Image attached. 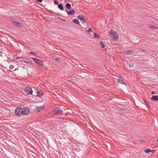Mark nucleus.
<instances>
[{"label":"nucleus","instance_id":"nucleus-1","mask_svg":"<svg viewBox=\"0 0 158 158\" xmlns=\"http://www.w3.org/2000/svg\"><path fill=\"white\" fill-rule=\"evenodd\" d=\"M109 33L111 35L112 38L113 40H118V35L116 31L111 29L109 32Z\"/></svg>","mask_w":158,"mask_h":158},{"label":"nucleus","instance_id":"nucleus-2","mask_svg":"<svg viewBox=\"0 0 158 158\" xmlns=\"http://www.w3.org/2000/svg\"><path fill=\"white\" fill-rule=\"evenodd\" d=\"M31 59L35 63L41 66H43L44 65V63L43 61H42L40 60L39 59L37 58H35L34 57H32Z\"/></svg>","mask_w":158,"mask_h":158},{"label":"nucleus","instance_id":"nucleus-3","mask_svg":"<svg viewBox=\"0 0 158 158\" xmlns=\"http://www.w3.org/2000/svg\"><path fill=\"white\" fill-rule=\"evenodd\" d=\"M62 110L60 107L56 108L53 111L54 114H58L59 115L62 114Z\"/></svg>","mask_w":158,"mask_h":158},{"label":"nucleus","instance_id":"nucleus-4","mask_svg":"<svg viewBox=\"0 0 158 158\" xmlns=\"http://www.w3.org/2000/svg\"><path fill=\"white\" fill-rule=\"evenodd\" d=\"M77 18L80 20L83 24L85 23L86 22V18L83 15H78L77 17Z\"/></svg>","mask_w":158,"mask_h":158},{"label":"nucleus","instance_id":"nucleus-5","mask_svg":"<svg viewBox=\"0 0 158 158\" xmlns=\"http://www.w3.org/2000/svg\"><path fill=\"white\" fill-rule=\"evenodd\" d=\"M21 114L23 115L27 114L30 112L29 109L27 108L21 109Z\"/></svg>","mask_w":158,"mask_h":158},{"label":"nucleus","instance_id":"nucleus-6","mask_svg":"<svg viewBox=\"0 0 158 158\" xmlns=\"http://www.w3.org/2000/svg\"><path fill=\"white\" fill-rule=\"evenodd\" d=\"M24 90L25 92L27 94H31L32 93V90L31 88L30 87H27Z\"/></svg>","mask_w":158,"mask_h":158},{"label":"nucleus","instance_id":"nucleus-7","mask_svg":"<svg viewBox=\"0 0 158 158\" xmlns=\"http://www.w3.org/2000/svg\"><path fill=\"white\" fill-rule=\"evenodd\" d=\"M21 108H17L15 110V114L16 115L18 116H20L21 114Z\"/></svg>","mask_w":158,"mask_h":158},{"label":"nucleus","instance_id":"nucleus-8","mask_svg":"<svg viewBox=\"0 0 158 158\" xmlns=\"http://www.w3.org/2000/svg\"><path fill=\"white\" fill-rule=\"evenodd\" d=\"M65 11L69 15H74L75 14V11L73 9H72L69 11L67 10Z\"/></svg>","mask_w":158,"mask_h":158},{"label":"nucleus","instance_id":"nucleus-9","mask_svg":"<svg viewBox=\"0 0 158 158\" xmlns=\"http://www.w3.org/2000/svg\"><path fill=\"white\" fill-rule=\"evenodd\" d=\"M13 24L15 26L20 27L21 26V23H20L18 22L12 20V21Z\"/></svg>","mask_w":158,"mask_h":158},{"label":"nucleus","instance_id":"nucleus-10","mask_svg":"<svg viewBox=\"0 0 158 158\" xmlns=\"http://www.w3.org/2000/svg\"><path fill=\"white\" fill-rule=\"evenodd\" d=\"M151 100L154 101H158V96L154 95L152 96L151 98Z\"/></svg>","mask_w":158,"mask_h":158},{"label":"nucleus","instance_id":"nucleus-11","mask_svg":"<svg viewBox=\"0 0 158 158\" xmlns=\"http://www.w3.org/2000/svg\"><path fill=\"white\" fill-rule=\"evenodd\" d=\"M133 52L132 50H126L124 52V54H131Z\"/></svg>","mask_w":158,"mask_h":158},{"label":"nucleus","instance_id":"nucleus-12","mask_svg":"<svg viewBox=\"0 0 158 158\" xmlns=\"http://www.w3.org/2000/svg\"><path fill=\"white\" fill-rule=\"evenodd\" d=\"M117 81L119 83L122 84H125L124 81L122 80L120 77H118L117 79Z\"/></svg>","mask_w":158,"mask_h":158},{"label":"nucleus","instance_id":"nucleus-13","mask_svg":"<svg viewBox=\"0 0 158 158\" xmlns=\"http://www.w3.org/2000/svg\"><path fill=\"white\" fill-rule=\"evenodd\" d=\"M100 44L102 48L104 49L105 50H106V46L104 44V43L102 41L100 42Z\"/></svg>","mask_w":158,"mask_h":158},{"label":"nucleus","instance_id":"nucleus-14","mask_svg":"<svg viewBox=\"0 0 158 158\" xmlns=\"http://www.w3.org/2000/svg\"><path fill=\"white\" fill-rule=\"evenodd\" d=\"M37 96L41 97L44 96V94L43 93H40L39 91H37L36 92Z\"/></svg>","mask_w":158,"mask_h":158},{"label":"nucleus","instance_id":"nucleus-15","mask_svg":"<svg viewBox=\"0 0 158 158\" xmlns=\"http://www.w3.org/2000/svg\"><path fill=\"white\" fill-rule=\"evenodd\" d=\"M58 8L61 10H63L64 8L62 4L60 3L58 4Z\"/></svg>","mask_w":158,"mask_h":158},{"label":"nucleus","instance_id":"nucleus-16","mask_svg":"<svg viewBox=\"0 0 158 158\" xmlns=\"http://www.w3.org/2000/svg\"><path fill=\"white\" fill-rule=\"evenodd\" d=\"M65 6L68 9H70L71 8V5L69 3H67L65 5Z\"/></svg>","mask_w":158,"mask_h":158},{"label":"nucleus","instance_id":"nucleus-17","mask_svg":"<svg viewBox=\"0 0 158 158\" xmlns=\"http://www.w3.org/2000/svg\"><path fill=\"white\" fill-rule=\"evenodd\" d=\"M60 57H54L53 58V60H55L58 62H60Z\"/></svg>","mask_w":158,"mask_h":158},{"label":"nucleus","instance_id":"nucleus-18","mask_svg":"<svg viewBox=\"0 0 158 158\" xmlns=\"http://www.w3.org/2000/svg\"><path fill=\"white\" fill-rule=\"evenodd\" d=\"M94 38H98L100 37V35H99L97 34L96 33H94Z\"/></svg>","mask_w":158,"mask_h":158},{"label":"nucleus","instance_id":"nucleus-19","mask_svg":"<svg viewBox=\"0 0 158 158\" xmlns=\"http://www.w3.org/2000/svg\"><path fill=\"white\" fill-rule=\"evenodd\" d=\"M144 151L146 153H148L151 152V150L149 148L144 149Z\"/></svg>","mask_w":158,"mask_h":158},{"label":"nucleus","instance_id":"nucleus-20","mask_svg":"<svg viewBox=\"0 0 158 158\" xmlns=\"http://www.w3.org/2000/svg\"><path fill=\"white\" fill-rule=\"evenodd\" d=\"M73 22L76 23L77 24H78L79 23V21L77 19H74L73 20Z\"/></svg>","mask_w":158,"mask_h":158},{"label":"nucleus","instance_id":"nucleus-21","mask_svg":"<svg viewBox=\"0 0 158 158\" xmlns=\"http://www.w3.org/2000/svg\"><path fill=\"white\" fill-rule=\"evenodd\" d=\"M149 27L150 28H153V29L157 28V27H156L153 25H150L149 26Z\"/></svg>","mask_w":158,"mask_h":158},{"label":"nucleus","instance_id":"nucleus-22","mask_svg":"<svg viewBox=\"0 0 158 158\" xmlns=\"http://www.w3.org/2000/svg\"><path fill=\"white\" fill-rule=\"evenodd\" d=\"M143 100L144 101V102L145 104L148 107H149V106L148 104V102H147V101L146 100H145L144 99H143Z\"/></svg>","mask_w":158,"mask_h":158},{"label":"nucleus","instance_id":"nucleus-23","mask_svg":"<svg viewBox=\"0 0 158 158\" xmlns=\"http://www.w3.org/2000/svg\"><path fill=\"white\" fill-rule=\"evenodd\" d=\"M54 4L56 5H57V4H58L59 3L58 1H57V0H54Z\"/></svg>","mask_w":158,"mask_h":158},{"label":"nucleus","instance_id":"nucleus-24","mask_svg":"<svg viewBox=\"0 0 158 158\" xmlns=\"http://www.w3.org/2000/svg\"><path fill=\"white\" fill-rule=\"evenodd\" d=\"M88 31L89 32H92V28H89L88 29Z\"/></svg>","mask_w":158,"mask_h":158},{"label":"nucleus","instance_id":"nucleus-25","mask_svg":"<svg viewBox=\"0 0 158 158\" xmlns=\"http://www.w3.org/2000/svg\"><path fill=\"white\" fill-rule=\"evenodd\" d=\"M139 141L140 142H141L142 143H144V141L143 140V139H139Z\"/></svg>","mask_w":158,"mask_h":158},{"label":"nucleus","instance_id":"nucleus-26","mask_svg":"<svg viewBox=\"0 0 158 158\" xmlns=\"http://www.w3.org/2000/svg\"><path fill=\"white\" fill-rule=\"evenodd\" d=\"M23 62L27 63V64H32L31 63H30V62H27L26 61H23Z\"/></svg>","mask_w":158,"mask_h":158},{"label":"nucleus","instance_id":"nucleus-27","mask_svg":"<svg viewBox=\"0 0 158 158\" xmlns=\"http://www.w3.org/2000/svg\"><path fill=\"white\" fill-rule=\"evenodd\" d=\"M41 107H38V108H37V110L38 112H39L40 111V109H41Z\"/></svg>","mask_w":158,"mask_h":158},{"label":"nucleus","instance_id":"nucleus-28","mask_svg":"<svg viewBox=\"0 0 158 158\" xmlns=\"http://www.w3.org/2000/svg\"><path fill=\"white\" fill-rule=\"evenodd\" d=\"M58 18L59 19H60L61 20L63 21H66L65 19H61V18H60V17H58Z\"/></svg>","mask_w":158,"mask_h":158},{"label":"nucleus","instance_id":"nucleus-29","mask_svg":"<svg viewBox=\"0 0 158 158\" xmlns=\"http://www.w3.org/2000/svg\"><path fill=\"white\" fill-rule=\"evenodd\" d=\"M36 1L39 2H41L43 0H36Z\"/></svg>","mask_w":158,"mask_h":158},{"label":"nucleus","instance_id":"nucleus-30","mask_svg":"<svg viewBox=\"0 0 158 158\" xmlns=\"http://www.w3.org/2000/svg\"><path fill=\"white\" fill-rule=\"evenodd\" d=\"M155 150H151V152H152L153 153H154V152H155Z\"/></svg>","mask_w":158,"mask_h":158},{"label":"nucleus","instance_id":"nucleus-31","mask_svg":"<svg viewBox=\"0 0 158 158\" xmlns=\"http://www.w3.org/2000/svg\"><path fill=\"white\" fill-rule=\"evenodd\" d=\"M69 114V112H68L66 113L65 114V115H67L68 114Z\"/></svg>","mask_w":158,"mask_h":158},{"label":"nucleus","instance_id":"nucleus-32","mask_svg":"<svg viewBox=\"0 0 158 158\" xmlns=\"http://www.w3.org/2000/svg\"><path fill=\"white\" fill-rule=\"evenodd\" d=\"M29 53L30 54H35V53H34V52H31Z\"/></svg>","mask_w":158,"mask_h":158},{"label":"nucleus","instance_id":"nucleus-33","mask_svg":"<svg viewBox=\"0 0 158 158\" xmlns=\"http://www.w3.org/2000/svg\"><path fill=\"white\" fill-rule=\"evenodd\" d=\"M152 94H155V93L154 92V91H152Z\"/></svg>","mask_w":158,"mask_h":158},{"label":"nucleus","instance_id":"nucleus-34","mask_svg":"<svg viewBox=\"0 0 158 158\" xmlns=\"http://www.w3.org/2000/svg\"><path fill=\"white\" fill-rule=\"evenodd\" d=\"M130 66H131V67H132V66H133V65H132V64H131L130 65Z\"/></svg>","mask_w":158,"mask_h":158},{"label":"nucleus","instance_id":"nucleus-35","mask_svg":"<svg viewBox=\"0 0 158 158\" xmlns=\"http://www.w3.org/2000/svg\"><path fill=\"white\" fill-rule=\"evenodd\" d=\"M130 66H131V67H132V66H133V65H132V64H131L130 65Z\"/></svg>","mask_w":158,"mask_h":158},{"label":"nucleus","instance_id":"nucleus-36","mask_svg":"<svg viewBox=\"0 0 158 158\" xmlns=\"http://www.w3.org/2000/svg\"><path fill=\"white\" fill-rule=\"evenodd\" d=\"M157 142H158V138L157 139Z\"/></svg>","mask_w":158,"mask_h":158},{"label":"nucleus","instance_id":"nucleus-37","mask_svg":"<svg viewBox=\"0 0 158 158\" xmlns=\"http://www.w3.org/2000/svg\"><path fill=\"white\" fill-rule=\"evenodd\" d=\"M110 158H115V157H111Z\"/></svg>","mask_w":158,"mask_h":158}]
</instances>
